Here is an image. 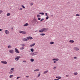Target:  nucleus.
Returning <instances> with one entry per match:
<instances>
[{
  "label": "nucleus",
  "mask_w": 80,
  "mask_h": 80,
  "mask_svg": "<svg viewBox=\"0 0 80 80\" xmlns=\"http://www.w3.org/2000/svg\"><path fill=\"white\" fill-rule=\"evenodd\" d=\"M37 54H38V52H32L30 53V55H31V56H34L35 55H37Z\"/></svg>",
  "instance_id": "nucleus-1"
},
{
  "label": "nucleus",
  "mask_w": 80,
  "mask_h": 80,
  "mask_svg": "<svg viewBox=\"0 0 80 80\" xmlns=\"http://www.w3.org/2000/svg\"><path fill=\"white\" fill-rule=\"evenodd\" d=\"M20 45H21L22 47L20 48V50H23V49L25 48V47H24V46H25V44H21Z\"/></svg>",
  "instance_id": "nucleus-2"
},
{
  "label": "nucleus",
  "mask_w": 80,
  "mask_h": 80,
  "mask_svg": "<svg viewBox=\"0 0 80 80\" xmlns=\"http://www.w3.org/2000/svg\"><path fill=\"white\" fill-rule=\"evenodd\" d=\"M46 28H42L40 30H39V32H40L41 33H42V32H44V31H45V30H46Z\"/></svg>",
  "instance_id": "nucleus-3"
},
{
  "label": "nucleus",
  "mask_w": 80,
  "mask_h": 80,
  "mask_svg": "<svg viewBox=\"0 0 80 80\" xmlns=\"http://www.w3.org/2000/svg\"><path fill=\"white\" fill-rule=\"evenodd\" d=\"M21 58L20 56H17V57L15 58V60L16 61H18Z\"/></svg>",
  "instance_id": "nucleus-4"
},
{
  "label": "nucleus",
  "mask_w": 80,
  "mask_h": 80,
  "mask_svg": "<svg viewBox=\"0 0 80 80\" xmlns=\"http://www.w3.org/2000/svg\"><path fill=\"white\" fill-rule=\"evenodd\" d=\"M19 33H22V34H26V32H25V31H19Z\"/></svg>",
  "instance_id": "nucleus-5"
},
{
  "label": "nucleus",
  "mask_w": 80,
  "mask_h": 80,
  "mask_svg": "<svg viewBox=\"0 0 80 80\" xmlns=\"http://www.w3.org/2000/svg\"><path fill=\"white\" fill-rule=\"evenodd\" d=\"M27 39H28V40H32L33 39V38H32V37H27Z\"/></svg>",
  "instance_id": "nucleus-6"
},
{
  "label": "nucleus",
  "mask_w": 80,
  "mask_h": 80,
  "mask_svg": "<svg viewBox=\"0 0 80 80\" xmlns=\"http://www.w3.org/2000/svg\"><path fill=\"white\" fill-rule=\"evenodd\" d=\"M5 32L6 35H8V34L10 33V32H9V31H8V30H5Z\"/></svg>",
  "instance_id": "nucleus-7"
},
{
  "label": "nucleus",
  "mask_w": 80,
  "mask_h": 80,
  "mask_svg": "<svg viewBox=\"0 0 80 80\" xmlns=\"http://www.w3.org/2000/svg\"><path fill=\"white\" fill-rule=\"evenodd\" d=\"M15 52L16 53H20V52H19L17 48H15Z\"/></svg>",
  "instance_id": "nucleus-8"
},
{
  "label": "nucleus",
  "mask_w": 80,
  "mask_h": 80,
  "mask_svg": "<svg viewBox=\"0 0 80 80\" xmlns=\"http://www.w3.org/2000/svg\"><path fill=\"white\" fill-rule=\"evenodd\" d=\"M1 63H3V64H7V62L6 61H1Z\"/></svg>",
  "instance_id": "nucleus-9"
},
{
  "label": "nucleus",
  "mask_w": 80,
  "mask_h": 80,
  "mask_svg": "<svg viewBox=\"0 0 80 80\" xmlns=\"http://www.w3.org/2000/svg\"><path fill=\"white\" fill-rule=\"evenodd\" d=\"M53 61H58L59 60V59L58 58H53L52 59Z\"/></svg>",
  "instance_id": "nucleus-10"
},
{
  "label": "nucleus",
  "mask_w": 80,
  "mask_h": 80,
  "mask_svg": "<svg viewBox=\"0 0 80 80\" xmlns=\"http://www.w3.org/2000/svg\"><path fill=\"white\" fill-rule=\"evenodd\" d=\"M74 50H76V51H78V50H79V49H78V48L75 47L74 48Z\"/></svg>",
  "instance_id": "nucleus-11"
},
{
  "label": "nucleus",
  "mask_w": 80,
  "mask_h": 80,
  "mask_svg": "<svg viewBox=\"0 0 80 80\" xmlns=\"http://www.w3.org/2000/svg\"><path fill=\"white\" fill-rule=\"evenodd\" d=\"M9 52L10 53H13V50L12 49H11L9 50Z\"/></svg>",
  "instance_id": "nucleus-12"
},
{
  "label": "nucleus",
  "mask_w": 80,
  "mask_h": 80,
  "mask_svg": "<svg viewBox=\"0 0 80 80\" xmlns=\"http://www.w3.org/2000/svg\"><path fill=\"white\" fill-rule=\"evenodd\" d=\"M22 41H28V39L26 38H24L22 39Z\"/></svg>",
  "instance_id": "nucleus-13"
},
{
  "label": "nucleus",
  "mask_w": 80,
  "mask_h": 80,
  "mask_svg": "<svg viewBox=\"0 0 80 80\" xmlns=\"http://www.w3.org/2000/svg\"><path fill=\"white\" fill-rule=\"evenodd\" d=\"M13 72H14V70H13L12 71H10L9 72V73L10 74H12L13 73Z\"/></svg>",
  "instance_id": "nucleus-14"
},
{
  "label": "nucleus",
  "mask_w": 80,
  "mask_h": 80,
  "mask_svg": "<svg viewBox=\"0 0 80 80\" xmlns=\"http://www.w3.org/2000/svg\"><path fill=\"white\" fill-rule=\"evenodd\" d=\"M34 45H35V43H34L33 44L31 45L30 46V47H33V46H34Z\"/></svg>",
  "instance_id": "nucleus-15"
},
{
  "label": "nucleus",
  "mask_w": 80,
  "mask_h": 80,
  "mask_svg": "<svg viewBox=\"0 0 80 80\" xmlns=\"http://www.w3.org/2000/svg\"><path fill=\"white\" fill-rule=\"evenodd\" d=\"M69 42L70 43H74V41L73 40H70L69 41Z\"/></svg>",
  "instance_id": "nucleus-16"
},
{
  "label": "nucleus",
  "mask_w": 80,
  "mask_h": 80,
  "mask_svg": "<svg viewBox=\"0 0 80 80\" xmlns=\"http://www.w3.org/2000/svg\"><path fill=\"white\" fill-rule=\"evenodd\" d=\"M28 23H26L25 24L23 25L24 27H26V26H28Z\"/></svg>",
  "instance_id": "nucleus-17"
},
{
  "label": "nucleus",
  "mask_w": 80,
  "mask_h": 80,
  "mask_svg": "<svg viewBox=\"0 0 80 80\" xmlns=\"http://www.w3.org/2000/svg\"><path fill=\"white\" fill-rule=\"evenodd\" d=\"M30 61L32 62H34V59H33V58H31L30 59Z\"/></svg>",
  "instance_id": "nucleus-18"
},
{
  "label": "nucleus",
  "mask_w": 80,
  "mask_h": 80,
  "mask_svg": "<svg viewBox=\"0 0 80 80\" xmlns=\"http://www.w3.org/2000/svg\"><path fill=\"white\" fill-rule=\"evenodd\" d=\"M56 78L58 79H61V78H62V77H56Z\"/></svg>",
  "instance_id": "nucleus-19"
},
{
  "label": "nucleus",
  "mask_w": 80,
  "mask_h": 80,
  "mask_svg": "<svg viewBox=\"0 0 80 80\" xmlns=\"http://www.w3.org/2000/svg\"><path fill=\"white\" fill-rule=\"evenodd\" d=\"M37 21V19H34L33 20V22H34V23H35Z\"/></svg>",
  "instance_id": "nucleus-20"
},
{
  "label": "nucleus",
  "mask_w": 80,
  "mask_h": 80,
  "mask_svg": "<svg viewBox=\"0 0 80 80\" xmlns=\"http://www.w3.org/2000/svg\"><path fill=\"white\" fill-rule=\"evenodd\" d=\"M54 44V42H50V45H53V44Z\"/></svg>",
  "instance_id": "nucleus-21"
},
{
  "label": "nucleus",
  "mask_w": 80,
  "mask_h": 80,
  "mask_svg": "<svg viewBox=\"0 0 80 80\" xmlns=\"http://www.w3.org/2000/svg\"><path fill=\"white\" fill-rule=\"evenodd\" d=\"M8 48H12V46L9 45L8 46Z\"/></svg>",
  "instance_id": "nucleus-22"
},
{
  "label": "nucleus",
  "mask_w": 80,
  "mask_h": 80,
  "mask_svg": "<svg viewBox=\"0 0 80 80\" xmlns=\"http://www.w3.org/2000/svg\"><path fill=\"white\" fill-rule=\"evenodd\" d=\"M45 35V33H42L40 34V35H41L42 36H44Z\"/></svg>",
  "instance_id": "nucleus-23"
},
{
  "label": "nucleus",
  "mask_w": 80,
  "mask_h": 80,
  "mask_svg": "<svg viewBox=\"0 0 80 80\" xmlns=\"http://www.w3.org/2000/svg\"><path fill=\"white\" fill-rule=\"evenodd\" d=\"M48 72V71H45L43 73L44 74H45L46 73H47Z\"/></svg>",
  "instance_id": "nucleus-24"
},
{
  "label": "nucleus",
  "mask_w": 80,
  "mask_h": 80,
  "mask_svg": "<svg viewBox=\"0 0 80 80\" xmlns=\"http://www.w3.org/2000/svg\"><path fill=\"white\" fill-rule=\"evenodd\" d=\"M31 52H33L34 51V49H33V48H31Z\"/></svg>",
  "instance_id": "nucleus-25"
},
{
  "label": "nucleus",
  "mask_w": 80,
  "mask_h": 80,
  "mask_svg": "<svg viewBox=\"0 0 80 80\" xmlns=\"http://www.w3.org/2000/svg\"><path fill=\"white\" fill-rule=\"evenodd\" d=\"M74 75H78V73H77V72H74Z\"/></svg>",
  "instance_id": "nucleus-26"
},
{
  "label": "nucleus",
  "mask_w": 80,
  "mask_h": 80,
  "mask_svg": "<svg viewBox=\"0 0 80 80\" xmlns=\"http://www.w3.org/2000/svg\"><path fill=\"white\" fill-rule=\"evenodd\" d=\"M13 77V75H11L9 76V78H12Z\"/></svg>",
  "instance_id": "nucleus-27"
},
{
  "label": "nucleus",
  "mask_w": 80,
  "mask_h": 80,
  "mask_svg": "<svg viewBox=\"0 0 80 80\" xmlns=\"http://www.w3.org/2000/svg\"><path fill=\"white\" fill-rule=\"evenodd\" d=\"M39 70L38 69H36L34 70V72H37V71H39Z\"/></svg>",
  "instance_id": "nucleus-28"
},
{
  "label": "nucleus",
  "mask_w": 80,
  "mask_h": 80,
  "mask_svg": "<svg viewBox=\"0 0 80 80\" xmlns=\"http://www.w3.org/2000/svg\"><path fill=\"white\" fill-rule=\"evenodd\" d=\"M39 13L41 15H44V13L43 12H39Z\"/></svg>",
  "instance_id": "nucleus-29"
},
{
  "label": "nucleus",
  "mask_w": 80,
  "mask_h": 80,
  "mask_svg": "<svg viewBox=\"0 0 80 80\" xmlns=\"http://www.w3.org/2000/svg\"><path fill=\"white\" fill-rule=\"evenodd\" d=\"M7 16H10V13H8L7 14Z\"/></svg>",
  "instance_id": "nucleus-30"
},
{
  "label": "nucleus",
  "mask_w": 80,
  "mask_h": 80,
  "mask_svg": "<svg viewBox=\"0 0 80 80\" xmlns=\"http://www.w3.org/2000/svg\"><path fill=\"white\" fill-rule=\"evenodd\" d=\"M21 7L23 8H25V6H23V5H22L21 6Z\"/></svg>",
  "instance_id": "nucleus-31"
},
{
  "label": "nucleus",
  "mask_w": 80,
  "mask_h": 80,
  "mask_svg": "<svg viewBox=\"0 0 80 80\" xmlns=\"http://www.w3.org/2000/svg\"><path fill=\"white\" fill-rule=\"evenodd\" d=\"M40 73H39V74H38L37 77H40Z\"/></svg>",
  "instance_id": "nucleus-32"
},
{
  "label": "nucleus",
  "mask_w": 80,
  "mask_h": 80,
  "mask_svg": "<svg viewBox=\"0 0 80 80\" xmlns=\"http://www.w3.org/2000/svg\"><path fill=\"white\" fill-rule=\"evenodd\" d=\"M37 17L39 18V17H40V15H37Z\"/></svg>",
  "instance_id": "nucleus-33"
},
{
  "label": "nucleus",
  "mask_w": 80,
  "mask_h": 80,
  "mask_svg": "<svg viewBox=\"0 0 80 80\" xmlns=\"http://www.w3.org/2000/svg\"><path fill=\"white\" fill-rule=\"evenodd\" d=\"M49 18V17L48 16H47L46 18V20H48Z\"/></svg>",
  "instance_id": "nucleus-34"
},
{
  "label": "nucleus",
  "mask_w": 80,
  "mask_h": 80,
  "mask_svg": "<svg viewBox=\"0 0 80 80\" xmlns=\"http://www.w3.org/2000/svg\"><path fill=\"white\" fill-rule=\"evenodd\" d=\"M76 16H77V17H79L80 16V15H79L78 14H76Z\"/></svg>",
  "instance_id": "nucleus-35"
},
{
  "label": "nucleus",
  "mask_w": 80,
  "mask_h": 80,
  "mask_svg": "<svg viewBox=\"0 0 80 80\" xmlns=\"http://www.w3.org/2000/svg\"><path fill=\"white\" fill-rule=\"evenodd\" d=\"M44 20V18H42V19L41 20H40V22H42V21H43V20Z\"/></svg>",
  "instance_id": "nucleus-36"
},
{
  "label": "nucleus",
  "mask_w": 80,
  "mask_h": 80,
  "mask_svg": "<svg viewBox=\"0 0 80 80\" xmlns=\"http://www.w3.org/2000/svg\"><path fill=\"white\" fill-rule=\"evenodd\" d=\"M45 16H48V14H47V13L46 12L45 13Z\"/></svg>",
  "instance_id": "nucleus-37"
},
{
  "label": "nucleus",
  "mask_w": 80,
  "mask_h": 80,
  "mask_svg": "<svg viewBox=\"0 0 80 80\" xmlns=\"http://www.w3.org/2000/svg\"><path fill=\"white\" fill-rule=\"evenodd\" d=\"M35 23H36V24H38V22L37 21H36L35 22H34Z\"/></svg>",
  "instance_id": "nucleus-38"
},
{
  "label": "nucleus",
  "mask_w": 80,
  "mask_h": 80,
  "mask_svg": "<svg viewBox=\"0 0 80 80\" xmlns=\"http://www.w3.org/2000/svg\"><path fill=\"white\" fill-rule=\"evenodd\" d=\"M74 59H77V57H74Z\"/></svg>",
  "instance_id": "nucleus-39"
},
{
  "label": "nucleus",
  "mask_w": 80,
  "mask_h": 80,
  "mask_svg": "<svg viewBox=\"0 0 80 80\" xmlns=\"http://www.w3.org/2000/svg\"><path fill=\"white\" fill-rule=\"evenodd\" d=\"M14 70V68H11L10 70Z\"/></svg>",
  "instance_id": "nucleus-40"
},
{
  "label": "nucleus",
  "mask_w": 80,
  "mask_h": 80,
  "mask_svg": "<svg viewBox=\"0 0 80 80\" xmlns=\"http://www.w3.org/2000/svg\"><path fill=\"white\" fill-rule=\"evenodd\" d=\"M53 69L54 70H55V69H56V67H54L53 68Z\"/></svg>",
  "instance_id": "nucleus-41"
},
{
  "label": "nucleus",
  "mask_w": 80,
  "mask_h": 80,
  "mask_svg": "<svg viewBox=\"0 0 80 80\" xmlns=\"http://www.w3.org/2000/svg\"><path fill=\"white\" fill-rule=\"evenodd\" d=\"M41 19V18H38V20H40V19Z\"/></svg>",
  "instance_id": "nucleus-42"
},
{
  "label": "nucleus",
  "mask_w": 80,
  "mask_h": 80,
  "mask_svg": "<svg viewBox=\"0 0 80 80\" xmlns=\"http://www.w3.org/2000/svg\"><path fill=\"white\" fill-rule=\"evenodd\" d=\"M20 78V77H18L17 78V79H18V78Z\"/></svg>",
  "instance_id": "nucleus-43"
},
{
  "label": "nucleus",
  "mask_w": 80,
  "mask_h": 80,
  "mask_svg": "<svg viewBox=\"0 0 80 80\" xmlns=\"http://www.w3.org/2000/svg\"><path fill=\"white\" fill-rule=\"evenodd\" d=\"M23 62H24V63H26V61H23Z\"/></svg>",
  "instance_id": "nucleus-44"
},
{
  "label": "nucleus",
  "mask_w": 80,
  "mask_h": 80,
  "mask_svg": "<svg viewBox=\"0 0 80 80\" xmlns=\"http://www.w3.org/2000/svg\"><path fill=\"white\" fill-rule=\"evenodd\" d=\"M53 63H57V62H56V61H54V62H53Z\"/></svg>",
  "instance_id": "nucleus-45"
},
{
  "label": "nucleus",
  "mask_w": 80,
  "mask_h": 80,
  "mask_svg": "<svg viewBox=\"0 0 80 80\" xmlns=\"http://www.w3.org/2000/svg\"><path fill=\"white\" fill-rule=\"evenodd\" d=\"M3 30V29H0V31H2Z\"/></svg>",
  "instance_id": "nucleus-46"
},
{
  "label": "nucleus",
  "mask_w": 80,
  "mask_h": 80,
  "mask_svg": "<svg viewBox=\"0 0 80 80\" xmlns=\"http://www.w3.org/2000/svg\"><path fill=\"white\" fill-rule=\"evenodd\" d=\"M20 10H23V8H21L20 9Z\"/></svg>",
  "instance_id": "nucleus-47"
},
{
  "label": "nucleus",
  "mask_w": 80,
  "mask_h": 80,
  "mask_svg": "<svg viewBox=\"0 0 80 80\" xmlns=\"http://www.w3.org/2000/svg\"><path fill=\"white\" fill-rule=\"evenodd\" d=\"M26 77L27 78H28V77H29V76H26Z\"/></svg>",
  "instance_id": "nucleus-48"
},
{
  "label": "nucleus",
  "mask_w": 80,
  "mask_h": 80,
  "mask_svg": "<svg viewBox=\"0 0 80 80\" xmlns=\"http://www.w3.org/2000/svg\"><path fill=\"white\" fill-rule=\"evenodd\" d=\"M66 76L67 77H68V75H66Z\"/></svg>",
  "instance_id": "nucleus-49"
},
{
  "label": "nucleus",
  "mask_w": 80,
  "mask_h": 80,
  "mask_svg": "<svg viewBox=\"0 0 80 80\" xmlns=\"http://www.w3.org/2000/svg\"><path fill=\"white\" fill-rule=\"evenodd\" d=\"M31 5H33V4H32V3H31Z\"/></svg>",
  "instance_id": "nucleus-50"
},
{
  "label": "nucleus",
  "mask_w": 80,
  "mask_h": 80,
  "mask_svg": "<svg viewBox=\"0 0 80 80\" xmlns=\"http://www.w3.org/2000/svg\"><path fill=\"white\" fill-rule=\"evenodd\" d=\"M11 29H12V30H13V28H11Z\"/></svg>",
  "instance_id": "nucleus-51"
},
{
  "label": "nucleus",
  "mask_w": 80,
  "mask_h": 80,
  "mask_svg": "<svg viewBox=\"0 0 80 80\" xmlns=\"http://www.w3.org/2000/svg\"><path fill=\"white\" fill-rule=\"evenodd\" d=\"M51 17H53V15H51Z\"/></svg>",
  "instance_id": "nucleus-52"
},
{
  "label": "nucleus",
  "mask_w": 80,
  "mask_h": 80,
  "mask_svg": "<svg viewBox=\"0 0 80 80\" xmlns=\"http://www.w3.org/2000/svg\"><path fill=\"white\" fill-rule=\"evenodd\" d=\"M1 12H0V14H1Z\"/></svg>",
  "instance_id": "nucleus-53"
}]
</instances>
